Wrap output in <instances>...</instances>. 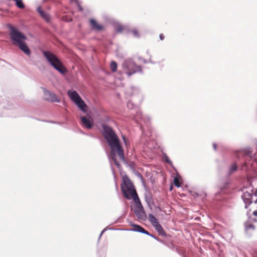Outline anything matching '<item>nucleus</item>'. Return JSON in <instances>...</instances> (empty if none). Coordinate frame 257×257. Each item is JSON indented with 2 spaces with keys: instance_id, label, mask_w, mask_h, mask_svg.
I'll use <instances>...</instances> for the list:
<instances>
[{
  "instance_id": "obj_24",
  "label": "nucleus",
  "mask_w": 257,
  "mask_h": 257,
  "mask_svg": "<svg viewBox=\"0 0 257 257\" xmlns=\"http://www.w3.org/2000/svg\"><path fill=\"white\" fill-rule=\"evenodd\" d=\"M71 2L72 3H77V0H71Z\"/></svg>"
},
{
  "instance_id": "obj_28",
  "label": "nucleus",
  "mask_w": 257,
  "mask_h": 257,
  "mask_svg": "<svg viewBox=\"0 0 257 257\" xmlns=\"http://www.w3.org/2000/svg\"><path fill=\"white\" fill-rule=\"evenodd\" d=\"M123 140L124 141V142H125V137H123Z\"/></svg>"
},
{
  "instance_id": "obj_18",
  "label": "nucleus",
  "mask_w": 257,
  "mask_h": 257,
  "mask_svg": "<svg viewBox=\"0 0 257 257\" xmlns=\"http://www.w3.org/2000/svg\"><path fill=\"white\" fill-rule=\"evenodd\" d=\"M245 227L247 229L254 228V226L250 223V221H248L245 222Z\"/></svg>"
},
{
  "instance_id": "obj_23",
  "label": "nucleus",
  "mask_w": 257,
  "mask_h": 257,
  "mask_svg": "<svg viewBox=\"0 0 257 257\" xmlns=\"http://www.w3.org/2000/svg\"><path fill=\"white\" fill-rule=\"evenodd\" d=\"M213 148H214V150H216L217 145L215 144H213Z\"/></svg>"
},
{
  "instance_id": "obj_5",
  "label": "nucleus",
  "mask_w": 257,
  "mask_h": 257,
  "mask_svg": "<svg viewBox=\"0 0 257 257\" xmlns=\"http://www.w3.org/2000/svg\"><path fill=\"white\" fill-rule=\"evenodd\" d=\"M123 71L130 76L132 75L142 71L141 66L137 65L133 61L130 60H126L122 64Z\"/></svg>"
},
{
  "instance_id": "obj_13",
  "label": "nucleus",
  "mask_w": 257,
  "mask_h": 257,
  "mask_svg": "<svg viewBox=\"0 0 257 257\" xmlns=\"http://www.w3.org/2000/svg\"><path fill=\"white\" fill-rule=\"evenodd\" d=\"M37 12L39 13L40 16L47 22H50V18L48 14L45 13L41 9L40 7L37 8Z\"/></svg>"
},
{
  "instance_id": "obj_15",
  "label": "nucleus",
  "mask_w": 257,
  "mask_h": 257,
  "mask_svg": "<svg viewBox=\"0 0 257 257\" xmlns=\"http://www.w3.org/2000/svg\"><path fill=\"white\" fill-rule=\"evenodd\" d=\"M117 65L114 61H112L110 63V69L111 70L114 72L116 71Z\"/></svg>"
},
{
  "instance_id": "obj_12",
  "label": "nucleus",
  "mask_w": 257,
  "mask_h": 257,
  "mask_svg": "<svg viewBox=\"0 0 257 257\" xmlns=\"http://www.w3.org/2000/svg\"><path fill=\"white\" fill-rule=\"evenodd\" d=\"M132 226L133 227L132 229H131L132 230L143 233L148 235L150 234L148 231L146 230L143 227L139 225L133 224L132 225Z\"/></svg>"
},
{
  "instance_id": "obj_6",
  "label": "nucleus",
  "mask_w": 257,
  "mask_h": 257,
  "mask_svg": "<svg viewBox=\"0 0 257 257\" xmlns=\"http://www.w3.org/2000/svg\"><path fill=\"white\" fill-rule=\"evenodd\" d=\"M148 218L158 233L162 236H166V234L165 231L161 224L159 223L156 218L153 214H149L148 215Z\"/></svg>"
},
{
  "instance_id": "obj_11",
  "label": "nucleus",
  "mask_w": 257,
  "mask_h": 257,
  "mask_svg": "<svg viewBox=\"0 0 257 257\" xmlns=\"http://www.w3.org/2000/svg\"><path fill=\"white\" fill-rule=\"evenodd\" d=\"M90 24L92 30L97 31H100L103 30V27L98 24L97 22L94 19H91L90 20Z\"/></svg>"
},
{
  "instance_id": "obj_20",
  "label": "nucleus",
  "mask_w": 257,
  "mask_h": 257,
  "mask_svg": "<svg viewBox=\"0 0 257 257\" xmlns=\"http://www.w3.org/2000/svg\"><path fill=\"white\" fill-rule=\"evenodd\" d=\"M164 36L163 34H161L160 35V39L161 40H163L164 39Z\"/></svg>"
},
{
  "instance_id": "obj_1",
  "label": "nucleus",
  "mask_w": 257,
  "mask_h": 257,
  "mask_svg": "<svg viewBox=\"0 0 257 257\" xmlns=\"http://www.w3.org/2000/svg\"><path fill=\"white\" fill-rule=\"evenodd\" d=\"M102 127L103 129V136L110 148L111 158L115 165L119 168L120 165L116 160V155H117L120 160H124L123 150L120 145L119 140L110 127L106 124H103Z\"/></svg>"
},
{
  "instance_id": "obj_21",
  "label": "nucleus",
  "mask_w": 257,
  "mask_h": 257,
  "mask_svg": "<svg viewBox=\"0 0 257 257\" xmlns=\"http://www.w3.org/2000/svg\"><path fill=\"white\" fill-rule=\"evenodd\" d=\"M166 161L169 164L171 163V161L168 159V158H166Z\"/></svg>"
},
{
  "instance_id": "obj_9",
  "label": "nucleus",
  "mask_w": 257,
  "mask_h": 257,
  "mask_svg": "<svg viewBox=\"0 0 257 257\" xmlns=\"http://www.w3.org/2000/svg\"><path fill=\"white\" fill-rule=\"evenodd\" d=\"M44 99L47 101L52 102H59L56 95L49 91L45 90L44 94Z\"/></svg>"
},
{
  "instance_id": "obj_22",
  "label": "nucleus",
  "mask_w": 257,
  "mask_h": 257,
  "mask_svg": "<svg viewBox=\"0 0 257 257\" xmlns=\"http://www.w3.org/2000/svg\"><path fill=\"white\" fill-rule=\"evenodd\" d=\"M253 215H254L255 216H257V210L253 211Z\"/></svg>"
},
{
  "instance_id": "obj_16",
  "label": "nucleus",
  "mask_w": 257,
  "mask_h": 257,
  "mask_svg": "<svg viewBox=\"0 0 257 257\" xmlns=\"http://www.w3.org/2000/svg\"><path fill=\"white\" fill-rule=\"evenodd\" d=\"M174 185L178 187H180L181 186V183L180 182V179L179 177H175L174 179Z\"/></svg>"
},
{
  "instance_id": "obj_14",
  "label": "nucleus",
  "mask_w": 257,
  "mask_h": 257,
  "mask_svg": "<svg viewBox=\"0 0 257 257\" xmlns=\"http://www.w3.org/2000/svg\"><path fill=\"white\" fill-rule=\"evenodd\" d=\"M81 111L84 113L88 112V108L85 102L81 99Z\"/></svg>"
},
{
  "instance_id": "obj_17",
  "label": "nucleus",
  "mask_w": 257,
  "mask_h": 257,
  "mask_svg": "<svg viewBox=\"0 0 257 257\" xmlns=\"http://www.w3.org/2000/svg\"><path fill=\"white\" fill-rule=\"evenodd\" d=\"M131 33L136 37H140V33L139 31L137 29H134L130 31Z\"/></svg>"
},
{
  "instance_id": "obj_8",
  "label": "nucleus",
  "mask_w": 257,
  "mask_h": 257,
  "mask_svg": "<svg viewBox=\"0 0 257 257\" xmlns=\"http://www.w3.org/2000/svg\"><path fill=\"white\" fill-rule=\"evenodd\" d=\"M71 99L75 103L79 108H80V97L76 91L69 90L67 92Z\"/></svg>"
},
{
  "instance_id": "obj_10",
  "label": "nucleus",
  "mask_w": 257,
  "mask_h": 257,
  "mask_svg": "<svg viewBox=\"0 0 257 257\" xmlns=\"http://www.w3.org/2000/svg\"><path fill=\"white\" fill-rule=\"evenodd\" d=\"M242 198L245 204V208H247V206L250 205L252 202V195L249 192H245L242 195Z\"/></svg>"
},
{
  "instance_id": "obj_3",
  "label": "nucleus",
  "mask_w": 257,
  "mask_h": 257,
  "mask_svg": "<svg viewBox=\"0 0 257 257\" xmlns=\"http://www.w3.org/2000/svg\"><path fill=\"white\" fill-rule=\"evenodd\" d=\"M10 35L14 45L18 46L26 55L31 54V51L25 42L27 37L24 34L14 27H11Z\"/></svg>"
},
{
  "instance_id": "obj_19",
  "label": "nucleus",
  "mask_w": 257,
  "mask_h": 257,
  "mask_svg": "<svg viewBox=\"0 0 257 257\" xmlns=\"http://www.w3.org/2000/svg\"><path fill=\"white\" fill-rule=\"evenodd\" d=\"M230 172H233L236 170L237 169V166L236 164H233L231 167H230Z\"/></svg>"
},
{
  "instance_id": "obj_4",
  "label": "nucleus",
  "mask_w": 257,
  "mask_h": 257,
  "mask_svg": "<svg viewBox=\"0 0 257 257\" xmlns=\"http://www.w3.org/2000/svg\"><path fill=\"white\" fill-rule=\"evenodd\" d=\"M43 53L49 63L56 70L62 74L66 73V69L55 54L49 51H43Z\"/></svg>"
},
{
  "instance_id": "obj_25",
  "label": "nucleus",
  "mask_w": 257,
  "mask_h": 257,
  "mask_svg": "<svg viewBox=\"0 0 257 257\" xmlns=\"http://www.w3.org/2000/svg\"><path fill=\"white\" fill-rule=\"evenodd\" d=\"M255 195L257 196V189H256V193H255ZM255 202H257V199H256Z\"/></svg>"
},
{
  "instance_id": "obj_29",
  "label": "nucleus",
  "mask_w": 257,
  "mask_h": 257,
  "mask_svg": "<svg viewBox=\"0 0 257 257\" xmlns=\"http://www.w3.org/2000/svg\"><path fill=\"white\" fill-rule=\"evenodd\" d=\"M253 257H257V253H256V256H255V254H254Z\"/></svg>"
},
{
  "instance_id": "obj_26",
  "label": "nucleus",
  "mask_w": 257,
  "mask_h": 257,
  "mask_svg": "<svg viewBox=\"0 0 257 257\" xmlns=\"http://www.w3.org/2000/svg\"><path fill=\"white\" fill-rule=\"evenodd\" d=\"M121 30H122V29H121V28H120V29H119V30H118V31H119V32H121Z\"/></svg>"
},
{
  "instance_id": "obj_2",
  "label": "nucleus",
  "mask_w": 257,
  "mask_h": 257,
  "mask_svg": "<svg viewBox=\"0 0 257 257\" xmlns=\"http://www.w3.org/2000/svg\"><path fill=\"white\" fill-rule=\"evenodd\" d=\"M124 196L127 199L133 198L136 204L134 212L136 216L140 219L144 220L147 218L144 207L138 196L133 183L126 176L123 177V184L121 186Z\"/></svg>"
},
{
  "instance_id": "obj_30",
  "label": "nucleus",
  "mask_w": 257,
  "mask_h": 257,
  "mask_svg": "<svg viewBox=\"0 0 257 257\" xmlns=\"http://www.w3.org/2000/svg\"><path fill=\"white\" fill-rule=\"evenodd\" d=\"M254 221L255 222H256V220L255 219H254Z\"/></svg>"
},
{
  "instance_id": "obj_7",
  "label": "nucleus",
  "mask_w": 257,
  "mask_h": 257,
  "mask_svg": "<svg viewBox=\"0 0 257 257\" xmlns=\"http://www.w3.org/2000/svg\"><path fill=\"white\" fill-rule=\"evenodd\" d=\"M81 123L84 127L90 129L94 124L93 119L89 115L88 116H81Z\"/></svg>"
},
{
  "instance_id": "obj_27",
  "label": "nucleus",
  "mask_w": 257,
  "mask_h": 257,
  "mask_svg": "<svg viewBox=\"0 0 257 257\" xmlns=\"http://www.w3.org/2000/svg\"><path fill=\"white\" fill-rule=\"evenodd\" d=\"M78 7L79 9L80 10V6L79 5H78Z\"/></svg>"
}]
</instances>
